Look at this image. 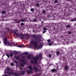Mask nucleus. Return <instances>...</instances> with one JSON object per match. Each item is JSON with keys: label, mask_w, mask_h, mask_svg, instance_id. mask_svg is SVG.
Listing matches in <instances>:
<instances>
[{"label": "nucleus", "mask_w": 76, "mask_h": 76, "mask_svg": "<svg viewBox=\"0 0 76 76\" xmlns=\"http://www.w3.org/2000/svg\"><path fill=\"white\" fill-rule=\"evenodd\" d=\"M75 57H76V55H75Z\"/></svg>", "instance_id": "nucleus-52"}, {"label": "nucleus", "mask_w": 76, "mask_h": 76, "mask_svg": "<svg viewBox=\"0 0 76 76\" xmlns=\"http://www.w3.org/2000/svg\"><path fill=\"white\" fill-rule=\"evenodd\" d=\"M45 12H46V11L45 10L43 11V13H45Z\"/></svg>", "instance_id": "nucleus-40"}, {"label": "nucleus", "mask_w": 76, "mask_h": 76, "mask_svg": "<svg viewBox=\"0 0 76 76\" xmlns=\"http://www.w3.org/2000/svg\"><path fill=\"white\" fill-rule=\"evenodd\" d=\"M2 14H4L6 13V12L4 10H3L1 12Z\"/></svg>", "instance_id": "nucleus-16"}, {"label": "nucleus", "mask_w": 76, "mask_h": 76, "mask_svg": "<svg viewBox=\"0 0 76 76\" xmlns=\"http://www.w3.org/2000/svg\"><path fill=\"white\" fill-rule=\"evenodd\" d=\"M42 47V45H39L38 47H37V48H38V49H39L40 48H41Z\"/></svg>", "instance_id": "nucleus-15"}, {"label": "nucleus", "mask_w": 76, "mask_h": 76, "mask_svg": "<svg viewBox=\"0 0 76 76\" xmlns=\"http://www.w3.org/2000/svg\"><path fill=\"white\" fill-rule=\"evenodd\" d=\"M7 30H8V31H10V28H7Z\"/></svg>", "instance_id": "nucleus-45"}, {"label": "nucleus", "mask_w": 76, "mask_h": 76, "mask_svg": "<svg viewBox=\"0 0 76 76\" xmlns=\"http://www.w3.org/2000/svg\"><path fill=\"white\" fill-rule=\"evenodd\" d=\"M43 30L44 31H46L47 30V28L46 27H44L43 28Z\"/></svg>", "instance_id": "nucleus-22"}, {"label": "nucleus", "mask_w": 76, "mask_h": 76, "mask_svg": "<svg viewBox=\"0 0 76 76\" xmlns=\"http://www.w3.org/2000/svg\"><path fill=\"white\" fill-rule=\"evenodd\" d=\"M48 45L50 46H51V43H49Z\"/></svg>", "instance_id": "nucleus-43"}, {"label": "nucleus", "mask_w": 76, "mask_h": 76, "mask_svg": "<svg viewBox=\"0 0 76 76\" xmlns=\"http://www.w3.org/2000/svg\"><path fill=\"white\" fill-rule=\"evenodd\" d=\"M71 33V31H69L68 32V33L69 34H70Z\"/></svg>", "instance_id": "nucleus-44"}, {"label": "nucleus", "mask_w": 76, "mask_h": 76, "mask_svg": "<svg viewBox=\"0 0 76 76\" xmlns=\"http://www.w3.org/2000/svg\"><path fill=\"white\" fill-rule=\"evenodd\" d=\"M36 21H37V20H36V19H34L33 20V22H35Z\"/></svg>", "instance_id": "nucleus-41"}, {"label": "nucleus", "mask_w": 76, "mask_h": 76, "mask_svg": "<svg viewBox=\"0 0 76 76\" xmlns=\"http://www.w3.org/2000/svg\"><path fill=\"white\" fill-rule=\"evenodd\" d=\"M28 52H25L24 53H23L22 54L23 56H25V55H28Z\"/></svg>", "instance_id": "nucleus-13"}, {"label": "nucleus", "mask_w": 76, "mask_h": 76, "mask_svg": "<svg viewBox=\"0 0 76 76\" xmlns=\"http://www.w3.org/2000/svg\"><path fill=\"white\" fill-rule=\"evenodd\" d=\"M47 32V31H43V34H44V33H45V32Z\"/></svg>", "instance_id": "nucleus-42"}, {"label": "nucleus", "mask_w": 76, "mask_h": 76, "mask_svg": "<svg viewBox=\"0 0 76 76\" xmlns=\"http://www.w3.org/2000/svg\"><path fill=\"white\" fill-rule=\"evenodd\" d=\"M21 22H26V20L25 19H22L21 20Z\"/></svg>", "instance_id": "nucleus-23"}, {"label": "nucleus", "mask_w": 76, "mask_h": 76, "mask_svg": "<svg viewBox=\"0 0 76 76\" xmlns=\"http://www.w3.org/2000/svg\"><path fill=\"white\" fill-rule=\"evenodd\" d=\"M61 38H62V37H62V36H61Z\"/></svg>", "instance_id": "nucleus-50"}, {"label": "nucleus", "mask_w": 76, "mask_h": 76, "mask_svg": "<svg viewBox=\"0 0 76 76\" xmlns=\"http://www.w3.org/2000/svg\"><path fill=\"white\" fill-rule=\"evenodd\" d=\"M33 68H34V70H35L36 72H38V69H37V68L36 66H34Z\"/></svg>", "instance_id": "nucleus-11"}, {"label": "nucleus", "mask_w": 76, "mask_h": 76, "mask_svg": "<svg viewBox=\"0 0 76 76\" xmlns=\"http://www.w3.org/2000/svg\"><path fill=\"white\" fill-rule=\"evenodd\" d=\"M7 44L8 46H13V45H12V42H8L7 43Z\"/></svg>", "instance_id": "nucleus-12"}, {"label": "nucleus", "mask_w": 76, "mask_h": 76, "mask_svg": "<svg viewBox=\"0 0 76 76\" xmlns=\"http://www.w3.org/2000/svg\"><path fill=\"white\" fill-rule=\"evenodd\" d=\"M14 62L15 63H16V64H18V61H17L15 60H14Z\"/></svg>", "instance_id": "nucleus-24"}, {"label": "nucleus", "mask_w": 76, "mask_h": 76, "mask_svg": "<svg viewBox=\"0 0 76 76\" xmlns=\"http://www.w3.org/2000/svg\"><path fill=\"white\" fill-rule=\"evenodd\" d=\"M64 68L65 70H67L69 69V66L67 65H65Z\"/></svg>", "instance_id": "nucleus-9"}, {"label": "nucleus", "mask_w": 76, "mask_h": 76, "mask_svg": "<svg viewBox=\"0 0 76 76\" xmlns=\"http://www.w3.org/2000/svg\"><path fill=\"white\" fill-rule=\"evenodd\" d=\"M75 19H72L71 20V21H72V22H73V21H75Z\"/></svg>", "instance_id": "nucleus-35"}, {"label": "nucleus", "mask_w": 76, "mask_h": 76, "mask_svg": "<svg viewBox=\"0 0 76 76\" xmlns=\"http://www.w3.org/2000/svg\"><path fill=\"white\" fill-rule=\"evenodd\" d=\"M31 12H34V8H31Z\"/></svg>", "instance_id": "nucleus-20"}, {"label": "nucleus", "mask_w": 76, "mask_h": 76, "mask_svg": "<svg viewBox=\"0 0 76 76\" xmlns=\"http://www.w3.org/2000/svg\"><path fill=\"white\" fill-rule=\"evenodd\" d=\"M21 75H25V72L23 71H22L21 72Z\"/></svg>", "instance_id": "nucleus-18"}, {"label": "nucleus", "mask_w": 76, "mask_h": 76, "mask_svg": "<svg viewBox=\"0 0 76 76\" xmlns=\"http://www.w3.org/2000/svg\"><path fill=\"white\" fill-rule=\"evenodd\" d=\"M30 63H31V64H34V61L33 60H31L30 61Z\"/></svg>", "instance_id": "nucleus-17"}, {"label": "nucleus", "mask_w": 76, "mask_h": 76, "mask_svg": "<svg viewBox=\"0 0 76 76\" xmlns=\"http://www.w3.org/2000/svg\"><path fill=\"white\" fill-rule=\"evenodd\" d=\"M36 6H37V7H38V8H39V4L37 3L36 4Z\"/></svg>", "instance_id": "nucleus-19"}, {"label": "nucleus", "mask_w": 76, "mask_h": 76, "mask_svg": "<svg viewBox=\"0 0 76 76\" xmlns=\"http://www.w3.org/2000/svg\"><path fill=\"white\" fill-rule=\"evenodd\" d=\"M1 43V42L0 41V44Z\"/></svg>", "instance_id": "nucleus-49"}, {"label": "nucleus", "mask_w": 76, "mask_h": 76, "mask_svg": "<svg viewBox=\"0 0 76 76\" xmlns=\"http://www.w3.org/2000/svg\"><path fill=\"white\" fill-rule=\"evenodd\" d=\"M39 35H38L37 36V35H33L32 36V37L33 38H35V39H36V41L38 40V39H37V38L36 37H37L38 38V36Z\"/></svg>", "instance_id": "nucleus-6"}, {"label": "nucleus", "mask_w": 76, "mask_h": 76, "mask_svg": "<svg viewBox=\"0 0 76 76\" xmlns=\"http://www.w3.org/2000/svg\"><path fill=\"white\" fill-rule=\"evenodd\" d=\"M67 1H71V0H67Z\"/></svg>", "instance_id": "nucleus-46"}, {"label": "nucleus", "mask_w": 76, "mask_h": 76, "mask_svg": "<svg viewBox=\"0 0 76 76\" xmlns=\"http://www.w3.org/2000/svg\"><path fill=\"white\" fill-rule=\"evenodd\" d=\"M17 47H20V48H22V45H18Z\"/></svg>", "instance_id": "nucleus-27"}, {"label": "nucleus", "mask_w": 76, "mask_h": 76, "mask_svg": "<svg viewBox=\"0 0 76 76\" xmlns=\"http://www.w3.org/2000/svg\"><path fill=\"white\" fill-rule=\"evenodd\" d=\"M51 71L52 72H57V69H52Z\"/></svg>", "instance_id": "nucleus-14"}, {"label": "nucleus", "mask_w": 76, "mask_h": 76, "mask_svg": "<svg viewBox=\"0 0 76 76\" xmlns=\"http://www.w3.org/2000/svg\"><path fill=\"white\" fill-rule=\"evenodd\" d=\"M39 56H37L35 57H32V59H33L34 60V62L35 64H38V63L37 62L39 60H40L39 61V63H40V61H41V60L42 58V53H40L39 54Z\"/></svg>", "instance_id": "nucleus-3"}, {"label": "nucleus", "mask_w": 76, "mask_h": 76, "mask_svg": "<svg viewBox=\"0 0 76 76\" xmlns=\"http://www.w3.org/2000/svg\"><path fill=\"white\" fill-rule=\"evenodd\" d=\"M14 53H15V54H19V53H18V52L17 51H16V50H14Z\"/></svg>", "instance_id": "nucleus-21"}, {"label": "nucleus", "mask_w": 76, "mask_h": 76, "mask_svg": "<svg viewBox=\"0 0 76 76\" xmlns=\"http://www.w3.org/2000/svg\"><path fill=\"white\" fill-rule=\"evenodd\" d=\"M13 33L15 34L16 37H20L21 39H23V38L25 39V38L24 37V36H25V37H28V38L30 37V35L28 34H26L24 35L22 33L20 34L19 33H17L16 31H13Z\"/></svg>", "instance_id": "nucleus-2"}, {"label": "nucleus", "mask_w": 76, "mask_h": 76, "mask_svg": "<svg viewBox=\"0 0 76 76\" xmlns=\"http://www.w3.org/2000/svg\"><path fill=\"white\" fill-rule=\"evenodd\" d=\"M33 31H33V32H34V30H33Z\"/></svg>", "instance_id": "nucleus-51"}, {"label": "nucleus", "mask_w": 76, "mask_h": 76, "mask_svg": "<svg viewBox=\"0 0 76 76\" xmlns=\"http://www.w3.org/2000/svg\"><path fill=\"white\" fill-rule=\"evenodd\" d=\"M14 58L15 59L17 60H20V58L19 56H15Z\"/></svg>", "instance_id": "nucleus-8"}, {"label": "nucleus", "mask_w": 76, "mask_h": 76, "mask_svg": "<svg viewBox=\"0 0 76 76\" xmlns=\"http://www.w3.org/2000/svg\"><path fill=\"white\" fill-rule=\"evenodd\" d=\"M60 54V52L58 51H57L56 52V54L57 55H58V54Z\"/></svg>", "instance_id": "nucleus-31"}, {"label": "nucleus", "mask_w": 76, "mask_h": 76, "mask_svg": "<svg viewBox=\"0 0 76 76\" xmlns=\"http://www.w3.org/2000/svg\"><path fill=\"white\" fill-rule=\"evenodd\" d=\"M10 70V68H7V71H9Z\"/></svg>", "instance_id": "nucleus-26"}, {"label": "nucleus", "mask_w": 76, "mask_h": 76, "mask_svg": "<svg viewBox=\"0 0 76 76\" xmlns=\"http://www.w3.org/2000/svg\"><path fill=\"white\" fill-rule=\"evenodd\" d=\"M57 2H58V1H57V0H55V3H57Z\"/></svg>", "instance_id": "nucleus-36"}, {"label": "nucleus", "mask_w": 76, "mask_h": 76, "mask_svg": "<svg viewBox=\"0 0 76 76\" xmlns=\"http://www.w3.org/2000/svg\"><path fill=\"white\" fill-rule=\"evenodd\" d=\"M70 26L69 25L66 26V27H67V28H70Z\"/></svg>", "instance_id": "nucleus-39"}, {"label": "nucleus", "mask_w": 76, "mask_h": 76, "mask_svg": "<svg viewBox=\"0 0 76 76\" xmlns=\"http://www.w3.org/2000/svg\"><path fill=\"white\" fill-rule=\"evenodd\" d=\"M10 56L11 57H12V56H13V55L12 53H10Z\"/></svg>", "instance_id": "nucleus-34"}, {"label": "nucleus", "mask_w": 76, "mask_h": 76, "mask_svg": "<svg viewBox=\"0 0 76 76\" xmlns=\"http://www.w3.org/2000/svg\"><path fill=\"white\" fill-rule=\"evenodd\" d=\"M41 37H42V36L39 34L38 36H37V38H38L37 40H35L37 41L35 42L33 40H31L30 43L31 46L32 47V46L34 45L35 48H37V44L38 43V42H41Z\"/></svg>", "instance_id": "nucleus-1"}, {"label": "nucleus", "mask_w": 76, "mask_h": 76, "mask_svg": "<svg viewBox=\"0 0 76 76\" xmlns=\"http://www.w3.org/2000/svg\"><path fill=\"white\" fill-rule=\"evenodd\" d=\"M48 57L49 58H51L52 57L51 54H49L48 55Z\"/></svg>", "instance_id": "nucleus-25"}, {"label": "nucleus", "mask_w": 76, "mask_h": 76, "mask_svg": "<svg viewBox=\"0 0 76 76\" xmlns=\"http://www.w3.org/2000/svg\"><path fill=\"white\" fill-rule=\"evenodd\" d=\"M28 67L30 70H28L26 71L27 74H33V72H32V70H33L32 67L31 66H29Z\"/></svg>", "instance_id": "nucleus-4"}, {"label": "nucleus", "mask_w": 76, "mask_h": 76, "mask_svg": "<svg viewBox=\"0 0 76 76\" xmlns=\"http://www.w3.org/2000/svg\"><path fill=\"white\" fill-rule=\"evenodd\" d=\"M14 76H18V75H15Z\"/></svg>", "instance_id": "nucleus-47"}, {"label": "nucleus", "mask_w": 76, "mask_h": 76, "mask_svg": "<svg viewBox=\"0 0 76 76\" xmlns=\"http://www.w3.org/2000/svg\"><path fill=\"white\" fill-rule=\"evenodd\" d=\"M31 55L28 56V59H29V58H31Z\"/></svg>", "instance_id": "nucleus-30"}, {"label": "nucleus", "mask_w": 76, "mask_h": 76, "mask_svg": "<svg viewBox=\"0 0 76 76\" xmlns=\"http://www.w3.org/2000/svg\"><path fill=\"white\" fill-rule=\"evenodd\" d=\"M2 76H8V75H7V74H4Z\"/></svg>", "instance_id": "nucleus-38"}, {"label": "nucleus", "mask_w": 76, "mask_h": 76, "mask_svg": "<svg viewBox=\"0 0 76 76\" xmlns=\"http://www.w3.org/2000/svg\"><path fill=\"white\" fill-rule=\"evenodd\" d=\"M20 64H21V66L22 67H24V65H23V64L21 63Z\"/></svg>", "instance_id": "nucleus-32"}, {"label": "nucleus", "mask_w": 76, "mask_h": 76, "mask_svg": "<svg viewBox=\"0 0 76 76\" xmlns=\"http://www.w3.org/2000/svg\"><path fill=\"white\" fill-rule=\"evenodd\" d=\"M20 61L21 62H22V63H23V64H26V62H25V61H24V60H23L22 59H21L20 60Z\"/></svg>", "instance_id": "nucleus-10"}, {"label": "nucleus", "mask_w": 76, "mask_h": 76, "mask_svg": "<svg viewBox=\"0 0 76 76\" xmlns=\"http://www.w3.org/2000/svg\"><path fill=\"white\" fill-rule=\"evenodd\" d=\"M6 56H7V57H8V58H9L10 56H9V55H8V54H6Z\"/></svg>", "instance_id": "nucleus-29"}, {"label": "nucleus", "mask_w": 76, "mask_h": 76, "mask_svg": "<svg viewBox=\"0 0 76 76\" xmlns=\"http://www.w3.org/2000/svg\"><path fill=\"white\" fill-rule=\"evenodd\" d=\"M7 39L6 37H5L4 38V44H7Z\"/></svg>", "instance_id": "nucleus-7"}, {"label": "nucleus", "mask_w": 76, "mask_h": 76, "mask_svg": "<svg viewBox=\"0 0 76 76\" xmlns=\"http://www.w3.org/2000/svg\"><path fill=\"white\" fill-rule=\"evenodd\" d=\"M50 41H51V39H49L48 40L47 42H50Z\"/></svg>", "instance_id": "nucleus-33"}, {"label": "nucleus", "mask_w": 76, "mask_h": 76, "mask_svg": "<svg viewBox=\"0 0 76 76\" xmlns=\"http://www.w3.org/2000/svg\"><path fill=\"white\" fill-rule=\"evenodd\" d=\"M23 59H24V60H25V58H23Z\"/></svg>", "instance_id": "nucleus-48"}, {"label": "nucleus", "mask_w": 76, "mask_h": 76, "mask_svg": "<svg viewBox=\"0 0 76 76\" xmlns=\"http://www.w3.org/2000/svg\"><path fill=\"white\" fill-rule=\"evenodd\" d=\"M8 75L9 76H10V75H18V74L17 73H13L12 72H9L8 73Z\"/></svg>", "instance_id": "nucleus-5"}, {"label": "nucleus", "mask_w": 76, "mask_h": 76, "mask_svg": "<svg viewBox=\"0 0 76 76\" xmlns=\"http://www.w3.org/2000/svg\"><path fill=\"white\" fill-rule=\"evenodd\" d=\"M20 25H22V26L24 25V23H21Z\"/></svg>", "instance_id": "nucleus-37"}, {"label": "nucleus", "mask_w": 76, "mask_h": 76, "mask_svg": "<svg viewBox=\"0 0 76 76\" xmlns=\"http://www.w3.org/2000/svg\"><path fill=\"white\" fill-rule=\"evenodd\" d=\"M10 65L11 66H14V64L12 63H11Z\"/></svg>", "instance_id": "nucleus-28"}]
</instances>
